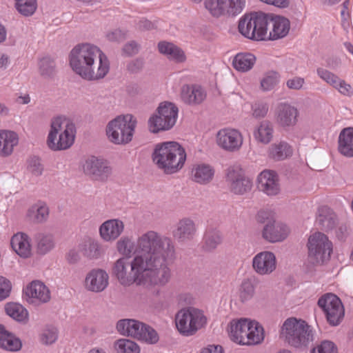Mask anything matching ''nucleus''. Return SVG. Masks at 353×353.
I'll list each match as a JSON object with an SVG mask.
<instances>
[{
  "instance_id": "nucleus-58",
  "label": "nucleus",
  "mask_w": 353,
  "mask_h": 353,
  "mask_svg": "<svg viewBox=\"0 0 353 353\" xmlns=\"http://www.w3.org/2000/svg\"><path fill=\"white\" fill-rule=\"evenodd\" d=\"M28 170L33 175H41L43 172V167L39 159L35 157L30 159L28 161Z\"/></svg>"
},
{
  "instance_id": "nucleus-52",
  "label": "nucleus",
  "mask_w": 353,
  "mask_h": 353,
  "mask_svg": "<svg viewBox=\"0 0 353 353\" xmlns=\"http://www.w3.org/2000/svg\"><path fill=\"white\" fill-rule=\"evenodd\" d=\"M118 351L122 353H139V346L134 341L122 339L117 341L115 344Z\"/></svg>"
},
{
  "instance_id": "nucleus-20",
  "label": "nucleus",
  "mask_w": 353,
  "mask_h": 353,
  "mask_svg": "<svg viewBox=\"0 0 353 353\" xmlns=\"http://www.w3.org/2000/svg\"><path fill=\"white\" fill-rule=\"evenodd\" d=\"M252 268L259 275H268L276 268L274 254L270 251H263L256 254L252 259Z\"/></svg>"
},
{
  "instance_id": "nucleus-50",
  "label": "nucleus",
  "mask_w": 353,
  "mask_h": 353,
  "mask_svg": "<svg viewBox=\"0 0 353 353\" xmlns=\"http://www.w3.org/2000/svg\"><path fill=\"white\" fill-rule=\"evenodd\" d=\"M226 16L235 17L245 7V0H223Z\"/></svg>"
},
{
  "instance_id": "nucleus-14",
  "label": "nucleus",
  "mask_w": 353,
  "mask_h": 353,
  "mask_svg": "<svg viewBox=\"0 0 353 353\" xmlns=\"http://www.w3.org/2000/svg\"><path fill=\"white\" fill-rule=\"evenodd\" d=\"M327 319L332 326L338 325L344 316V307L340 299L334 294L328 293L322 296L318 301Z\"/></svg>"
},
{
  "instance_id": "nucleus-3",
  "label": "nucleus",
  "mask_w": 353,
  "mask_h": 353,
  "mask_svg": "<svg viewBox=\"0 0 353 353\" xmlns=\"http://www.w3.org/2000/svg\"><path fill=\"white\" fill-rule=\"evenodd\" d=\"M153 162L167 174L179 171L186 160L185 149L177 142L168 141L157 144L152 154Z\"/></svg>"
},
{
  "instance_id": "nucleus-35",
  "label": "nucleus",
  "mask_w": 353,
  "mask_h": 353,
  "mask_svg": "<svg viewBox=\"0 0 353 353\" xmlns=\"http://www.w3.org/2000/svg\"><path fill=\"white\" fill-rule=\"evenodd\" d=\"M158 49L160 53L176 63H183L186 60V56L183 50L174 43L161 41L158 44Z\"/></svg>"
},
{
  "instance_id": "nucleus-17",
  "label": "nucleus",
  "mask_w": 353,
  "mask_h": 353,
  "mask_svg": "<svg viewBox=\"0 0 353 353\" xmlns=\"http://www.w3.org/2000/svg\"><path fill=\"white\" fill-rule=\"evenodd\" d=\"M197 227L194 220L184 217L178 221L172 230L173 237L179 243H187L192 241L196 236Z\"/></svg>"
},
{
  "instance_id": "nucleus-1",
  "label": "nucleus",
  "mask_w": 353,
  "mask_h": 353,
  "mask_svg": "<svg viewBox=\"0 0 353 353\" xmlns=\"http://www.w3.org/2000/svg\"><path fill=\"white\" fill-rule=\"evenodd\" d=\"M136 255L152 270L165 283L171 277L168 262L174 258L175 248L170 237L154 231L148 230L139 235L137 239Z\"/></svg>"
},
{
  "instance_id": "nucleus-48",
  "label": "nucleus",
  "mask_w": 353,
  "mask_h": 353,
  "mask_svg": "<svg viewBox=\"0 0 353 353\" xmlns=\"http://www.w3.org/2000/svg\"><path fill=\"white\" fill-rule=\"evenodd\" d=\"M39 73L44 77H52L57 72L56 64L54 59L50 57H43L39 62Z\"/></svg>"
},
{
  "instance_id": "nucleus-12",
  "label": "nucleus",
  "mask_w": 353,
  "mask_h": 353,
  "mask_svg": "<svg viewBox=\"0 0 353 353\" xmlns=\"http://www.w3.org/2000/svg\"><path fill=\"white\" fill-rule=\"evenodd\" d=\"M265 23L262 12L245 14L239 19L238 29L243 36L249 39L265 41Z\"/></svg>"
},
{
  "instance_id": "nucleus-42",
  "label": "nucleus",
  "mask_w": 353,
  "mask_h": 353,
  "mask_svg": "<svg viewBox=\"0 0 353 353\" xmlns=\"http://www.w3.org/2000/svg\"><path fill=\"white\" fill-rule=\"evenodd\" d=\"M255 279L253 277L244 279L239 287V296L241 302L250 301L254 295Z\"/></svg>"
},
{
  "instance_id": "nucleus-9",
  "label": "nucleus",
  "mask_w": 353,
  "mask_h": 353,
  "mask_svg": "<svg viewBox=\"0 0 353 353\" xmlns=\"http://www.w3.org/2000/svg\"><path fill=\"white\" fill-rule=\"evenodd\" d=\"M178 108L171 102H162L157 112L148 120V128L152 133L169 130L173 128L178 117Z\"/></svg>"
},
{
  "instance_id": "nucleus-2",
  "label": "nucleus",
  "mask_w": 353,
  "mask_h": 353,
  "mask_svg": "<svg viewBox=\"0 0 353 353\" xmlns=\"http://www.w3.org/2000/svg\"><path fill=\"white\" fill-rule=\"evenodd\" d=\"M112 274L125 286L136 283L146 286H163L165 284L152 272L141 258L135 256L132 260L128 257L117 259L112 267Z\"/></svg>"
},
{
  "instance_id": "nucleus-24",
  "label": "nucleus",
  "mask_w": 353,
  "mask_h": 353,
  "mask_svg": "<svg viewBox=\"0 0 353 353\" xmlns=\"http://www.w3.org/2000/svg\"><path fill=\"white\" fill-rule=\"evenodd\" d=\"M26 294L29 302L37 305L48 303L51 298L48 288L39 281H32L27 287Z\"/></svg>"
},
{
  "instance_id": "nucleus-34",
  "label": "nucleus",
  "mask_w": 353,
  "mask_h": 353,
  "mask_svg": "<svg viewBox=\"0 0 353 353\" xmlns=\"http://www.w3.org/2000/svg\"><path fill=\"white\" fill-rule=\"evenodd\" d=\"M251 321L243 319H240L237 322L231 324L230 336L231 339L241 345H246L245 341L243 338L248 336L249 326Z\"/></svg>"
},
{
  "instance_id": "nucleus-7",
  "label": "nucleus",
  "mask_w": 353,
  "mask_h": 353,
  "mask_svg": "<svg viewBox=\"0 0 353 353\" xmlns=\"http://www.w3.org/2000/svg\"><path fill=\"white\" fill-rule=\"evenodd\" d=\"M102 51L99 48L88 43L78 44L70 52L69 62L72 70L81 77L84 72H90L89 68L97 61Z\"/></svg>"
},
{
  "instance_id": "nucleus-56",
  "label": "nucleus",
  "mask_w": 353,
  "mask_h": 353,
  "mask_svg": "<svg viewBox=\"0 0 353 353\" xmlns=\"http://www.w3.org/2000/svg\"><path fill=\"white\" fill-rule=\"evenodd\" d=\"M268 105L265 103H255L252 106V116L256 119L263 118L268 114Z\"/></svg>"
},
{
  "instance_id": "nucleus-15",
  "label": "nucleus",
  "mask_w": 353,
  "mask_h": 353,
  "mask_svg": "<svg viewBox=\"0 0 353 353\" xmlns=\"http://www.w3.org/2000/svg\"><path fill=\"white\" fill-rule=\"evenodd\" d=\"M83 170L92 179L101 181H106L112 173V168L105 160L94 156L85 159Z\"/></svg>"
},
{
  "instance_id": "nucleus-6",
  "label": "nucleus",
  "mask_w": 353,
  "mask_h": 353,
  "mask_svg": "<svg viewBox=\"0 0 353 353\" xmlns=\"http://www.w3.org/2000/svg\"><path fill=\"white\" fill-rule=\"evenodd\" d=\"M176 326L185 336L194 335L207 324V317L202 310L188 307L180 310L175 316Z\"/></svg>"
},
{
  "instance_id": "nucleus-31",
  "label": "nucleus",
  "mask_w": 353,
  "mask_h": 353,
  "mask_svg": "<svg viewBox=\"0 0 353 353\" xmlns=\"http://www.w3.org/2000/svg\"><path fill=\"white\" fill-rule=\"evenodd\" d=\"M19 137L16 132L8 130H0V156L8 157L12 154L14 147L18 144Z\"/></svg>"
},
{
  "instance_id": "nucleus-53",
  "label": "nucleus",
  "mask_w": 353,
  "mask_h": 353,
  "mask_svg": "<svg viewBox=\"0 0 353 353\" xmlns=\"http://www.w3.org/2000/svg\"><path fill=\"white\" fill-rule=\"evenodd\" d=\"M58 338V331L55 327H46L40 334V342L46 345H51L56 342Z\"/></svg>"
},
{
  "instance_id": "nucleus-41",
  "label": "nucleus",
  "mask_w": 353,
  "mask_h": 353,
  "mask_svg": "<svg viewBox=\"0 0 353 353\" xmlns=\"http://www.w3.org/2000/svg\"><path fill=\"white\" fill-rule=\"evenodd\" d=\"M256 61V58L251 53H239L233 61L232 65L234 68L241 72H247L252 68Z\"/></svg>"
},
{
  "instance_id": "nucleus-18",
  "label": "nucleus",
  "mask_w": 353,
  "mask_h": 353,
  "mask_svg": "<svg viewBox=\"0 0 353 353\" xmlns=\"http://www.w3.org/2000/svg\"><path fill=\"white\" fill-rule=\"evenodd\" d=\"M258 188L268 196L277 195L281 190L278 174L271 170H265L258 176Z\"/></svg>"
},
{
  "instance_id": "nucleus-10",
  "label": "nucleus",
  "mask_w": 353,
  "mask_h": 353,
  "mask_svg": "<svg viewBox=\"0 0 353 353\" xmlns=\"http://www.w3.org/2000/svg\"><path fill=\"white\" fill-rule=\"evenodd\" d=\"M117 331L122 335L131 336L149 344L159 341V335L152 327L134 319H122L117 322Z\"/></svg>"
},
{
  "instance_id": "nucleus-21",
  "label": "nucleus",
  "mask_w": 353,
  "mask_h": 353,
  "mask_svg": "<svg viewBox=\"0 0 353 353\" xmlns=\"http://www.w3.org/2000/svg\"><path fill=\"white\" fill-rule=\"evenodd\" d=\"M316 73L319 78L336 89L342 95L346 97H352L353 95L352 85L336 74L323 68H317Z\"/></svg>"
},
{
  "instance_id": "nucleus-4",
  "label": "nucleus",
  "mask_w": 353,
  "mask_h": 353,
  "mask_svg": "<svg viewBox=\"0 0 353 353\" xmlns=\"http://www.w3.org/2000/svg\"><path fill=\"white\" fill-rule=\"evenodd\" d=\"M75 136L74 123L64 116H57L51 120L47 145L53 151L65 150L74 144Z\"/></svg>"
},
{
  "instance_id": "nucleus-46",
  "label": "nucleus",
  "mask_w": 353,
  "mask_h": 353,
  "mask_svg": "<svg viewBox=\"0 0 353 353\" xmlns=\"http://www.w3.org/2000/svg\"><path fill=\"white\" fill-rule=\"evenodd\" d=\"M117 250L122 257L130 258L134 252V243L130 237L124 236L117 242Z\"/></svg>"
},
{
  "instance_id": "nucleus-59",
  "label": "nucleus",
  "mask_w": 353,
  "mask_h": 353,
  "mask_svg": "<svg viewBox=\"0 0 353 353\" xmlns=\"http://www.w3.org/2000/svg\"><path fill=\"white\" fill-rule=\"evenodd\" d=\"M11 283L8 279L0 276V301L9 296L11 291Z\"/></svg>"
},
{
  "instance_id": "nucleus-40",
  "label": "nucleus",
  "mask_w": 353,
  "mask_h": 353,
  "mask_svg": "<svg viewBox=\"0 0 353 353\" xmlns=\"http://www.w3.org/2000/svg\"><path fill=\"white\" fill-rule=\"evenodd\" d=\"M36 242L37 252L42 255L52 250L56 244L54 236L50 233H39L36 236Z\"/></svg>"
},
{
  "instance_id": "nucleus-49",
  "label": "nucleus",
  "mask_w": 353,
  "mask_h": 353,
  "mask_svg": "<svg viewBox=\"0 0 353 353\" xmlns=\"http://www.w3.org/2000/svg\"><path fill=\"white\" fill-rule=\"evenodd\" d=\"M281 76L276 71H269L261 80V87L263 91L272 90L280 81Z\"/></svg>"
},
{
  "instance_id": "nucleus-33",
  "label": "nucleus",
  "mask_w": 353,
  "mask_h": 353,
  "mask_svg": "<svg viewBox=\"0 0 353 353\" xmlns=\"http://www.w3.org/2000/svg\"><path fill=\"white\" fill-rule=\"evenodd\" d=\"M49 208L45 202L38 201L29 208L27 218L35 223H45L49 216Z\"/></svg>"
},
{
  "instance_id": "nucleus-26",
  "label": "nucleus",
  "mask_w": 353,
  "mask_h": 353,
  "mask_svg": "<svg viewBox=\"0 0 353 353\" xmlns=\"http://www.w3.org/2000/svg\"><path fill=\"white\" fill-rule=\"evenodd\" d=\"M89 72H84L81 75V78L87 81H97L103 79L110 70V63L106 55L101 52L98 55L97 61H94L90 68H88Z\"/></svg>"
},
{
  "instance_id": "nucleus-19",
  "label": "nucleus",
  "mask_w": 353,
  "mask_h": 353,
  "mask_svg": "<svg viewBox=\"0 0 353 353\" xmlns=\"http://www.w3.org/2000/svg\"><path fill=\"white\" fill-rule=\"evenodd\" d=\"M298 116L297 108L288 103H280L275 109V121L283 128L294 126L297 123Z\"/></svg>"
},
{
  "instance_id": "nucleus-62",
  "label": "nucleus",
  "mask_w": 353,
  "mask_h": 353,
  "mask_svg": "<svg viewBox=\"0 0 353 353\" xmlns=\"http://www.w3.org/2000/svg\"><path fill=\"white\" fill-rule=\"evenodd\" d=\"M348 235L349 228L345 224H341L336 230V236L339 241H345Z\"/></svg>"
},
{
  "instance_id": "nucleus-37",
  "label": "nucleus",
  "mask_w": 353,
  "mask_h": 353,
  "mask_svg": "<svg viewBox=\"0 0 353 353\" xmlns=\"http://www.w3.org/2000/svg\"><path fill=\"white\" fill-rule=\"evenodd\" d=\"M191 173L194 181L200 184H207L212 180L214 170L210 165L201 163L194 165Z\"/></svg>"
},
{
  "instance_id": "nucleus-45",
  "label": "nucleus",
  "mask_w": 353,
  "mask_h": 353,
  "mask_svg": "<svg viewBox=\"0 0 353 353\" xmlns=\"http://www.w3.org/2000/svg\"><path fill=\"white\" fill-rule=\"evenodd\" d=\"M204 6L214 17L226 16L223 0H204Z\"/></svg>"
},
{
  "instance_id": "nucleus-27",
  "label": "nucleus",
  "mask_w": 353,
  "mask_h": 353,
  "mask_svg": "<svg viewBox=\"0 0 353 353\" xmlns=\"http://www.w3.org/2000/svg\"><path fill=\"white\" fill-rule=\"evenodd\" d=\"M207 97L206 91L197 84L183 85L181 90L182 101L188 105H196L202 103Z\"/></svg>"
},
{
  "instance_id": "nucleus-61",
  "label": "nucleus",
  "mask_w": 353,
  "mask_h": 353,
  "mask_svg": "<svg viewBox=\"0 0 353 353\" xmlns=\"http://www.w3.org/2000/svg\"><path fill=\"white\" fill-rule=\"evenodd\" d=\"M139 51V45L134 41L126 43L123 48V52L127 56H132Z\"/></svg>"
},
{
  "instance_id": "nucleus-11",
  "label": "nucleus",
  "mask_w": 353,
  "mask_h": 353,
  "mask_svg": "<svg viewBox=\"0 0 353 353\" xmlns=\"http://www.w3.org/2000/svg\"><path fill=\"white\" fill-rule=\"evenodd\" d=\"M308 259L314 265H322L328 261L333 245L328 237L321 232L312 234L307 241Z\"/></svg>"
},
{
  "instance_id": "nucleus-55",
  "label": "nucleus",
  "mask_w": 353,
  "mask_h": 353,
  "mask_svg": "<svg viewBox=\"0 0 353 353\" xmlns=\"http://www.w3.org/2000/svg\"><path fill=\"white\" fill-rule=\"evenodd\" d=\"M311 353H337V348L330 341H323L311 350Z\"/></svg>"
},
{
  "instance_id": "nucleus-23",
  "label": "nucleus",
  "mask_w": 353,
  "mask_h": 353,
  "mask_svg": "<svg viewBox=\"0 0 353 353\" xmlns=\"http://www.w3.org/2000/svg\"><path fill=\"white\" fill-rule=\"evenodd\" d=\"M290 233L288 227L281 223L268 221L262 230V237L270 243H277L285 240Z\"/></svg>"
},
{
  "instance_id": "nucleus-22",
  "label": "nucleus",
  "mask_w": 353,
  "mask_h": 353,
  "mask_svg": "<svg viewBox=\"0 0 353 353\" xmlns=\"http://www.w3.org/2000/svg\"><path fill=\"white\" fill-rule=\"evenodd\" d=\"M108 274L99 268L90 270L86 274L84 281L85 289L93 292H103L108 287Z\"/></svg>"
},
{
  "instance_id": "nucleus-32",
  "label": "nucleus",
  "mask_w": 353,
  "mask_h": 353,
  "mask_svg": "<svg viewBox=\"0 0 353 353\" xmlns=\"http://www.w3.org/2000/svg\"><path fill=\"white\" fill-rule=\"evenodd\" d=\"M12 248L20 256L28 258L31 254L30 238L24 233L14 234L10 241Z\"/></svg>"
},
{
  "instance_id": "nucleus-60",
  "label": "nucleus",
  "mask_w": 353,
  "mask_h": 353,
  "mask_svg": "<svg viewBox=\"0 0 353 353\" xmlns=\"http://www.w3.org/2000/svg\"><path fill=\"white\" fill-rule=\"evenodd\" d=\"M108 41L112 42H120L125 39V34L121 30H114L106 34Z\"/></svg>"
},
{
  "instance_id": "nucleus-51",
  "label": "nucleus",
  "mask_w": 353,
  "mask_h": 353,
  "mask_svg": "<svg viewBox=\"0 0 353 353\" xmlns=\"http://www.w3.org/2000/svg\"><path fill=\"white\" fill-rule=\"evenodd\" d=\"M37 8V0H16V8L23 16L32 15Z\"/></svg>"
},
{
  "instance_id": "nucleus-54",
  "label": "nucleus",
  "mask_w": 353,
  "mask_h": 353,
  "mask_svg": "<svg viewBox=\"0 0 353 353\" xmlns=\"http://www.w3.org/2000/svg\"><path fill=\"white\" fill-rule=\"evenodd\" d=\"M22 343L21 340L12 333H10L8 337L3 343H1V348L10 352H17L21 350Z\"/></svg>"
},
{
  "instance_id": "nucleus-57",
  "label": "nucleus",
  "mask_w": 353,
  "mask_h": 353,
  "mask_svg": "<svg viewBox=\"0 0 353 353\" xmlns=\"http://www.w3.org/2000/svg\"><path fill=\"white\" fill-rule=\"evenodd\" d=\"M305 84V79L299 76L293 77L286 81L287 88L292 90H301L303 88Z\"/></svg>"
},
{
  "instance_id": "nucleus-30",
  "label": "nucleus",
  "mask_w": 353,
  "mask_h": 353,
  "mask_svg": "<svg viewBox=\"0 0 353 353\" xmlns=\"http://www.w3.org/2000/svg\"><path fill=\"white\" fill-rule=\"evenodd\" d=\"M272 32H270L269 40H277L285 37L290 29V21L288 19L274 15L273 21L270 22Z\"/></svg>"
},
{
  "instance_id": "nucleus-47",
  "label": "nucleus",
  "mask_w": 353,
  "mask_h": 353,
  "mask_svg": "<svg viewBox=\"0 0 353 353\" xmlns=\"http://www.w3.org/2000/svg\"><path fill=\"white\" fill-rule=\"evenodd\" d=\"M204 248L206 250L211 251L217 248L222 242V236L219 231L212 230L207 231L205 237Z\"/></svg>"
},
{
  "instance_id": "nucleus-13",
  "label": "nucleus",
  "mask_w": 353,
  "mask_h": 353,
  "mask_svg": "<svg viewBox=\"0 0 353 353\" xmlns=\"http://www.w3.org/2000/svg\"><path fill=\"white\" fill-rule=\"evenodd\" d=\"M225 181L230 191L237 195L245 194L252 187L251 180L239 165H230L225 170Z\"/></svg>"
},
{
  "instance_id": "nucleus-44",
  "label": "nucleus",
  "mask_w": 353,
  "mask_h": 353,
  "mask_svg": "<svg viewBox=\"0 0 353 353\" xmlns=\"http://www.w3.org/2000/svg\"><path fill=\"white\" fill-rule=\"evenodd\" d=\"M6 312L13 319L23 322L27 320L28 313L21 305L15 303H10L6 305Z\"/></svg>"
},
{
  "instance_id": "nucleus-8",
  "label": "nucleus",
  "mask_w": 353,
  "mask_h": 353,
  "mask_svg": "<svg viewBox=\"0 0 353 353\" xmlns=\"http://www.w3.org/2000/svg\"><path fill=\"white\" fill-rule=\"evenodd\" d=\"M136 125L137 120L132 114L118 116L108 123L107 136L115 144L128 143L132 139Z\"/></svg>"
},
{
  "instance_id": "nucleus-25",
  "label": "nucleus",
  "mask_w": 353,
  "mask_h": 353,
  "mask_svg": "<svg viewBox=\"0 0 353 353\" xmlns=\"http://www.w3.org/2000/svg\"><path fill=\"white\" fill-rule=\"evenodd\" d=\"M124 223L119 219H109L99 227L101 238L105 242H113L117 239L124 230Z\"/></svg>"
},
{
  "instance_id": "nucleus-28",
  "label": "nucleus",
  "mask_w": 353,
  "mask_h": 353,
  "mask_svg": "<svg viewBox=\"0 0 353 353\" xmlns=\"http://www.w3.org/2000/svg\"><path fill=\"white\" fill-rule=\"evenodd\" d=\"M79 252L88 259H98L105 253V247L93 239H85L78 245Z\"/></svg>"
},
{
  "instance_id": "nucleus-5",
  "label": "nucleus",
  "mask_w": 353,
  "mask_h": 353,
  "mask_svg": "<svg viewBox=\"0 0 353 353\" xmlns=\"http://www.w3.org/2000/svg\"><path fill=\"white\" fill-rule=\"evenodd\" d=\"M280 335L285 343L294 347H306L313 341L312 327L305 321L294 317L284 321Z\"/></svg>"
},
{
  "instance_id": "nucleus-38",
  "label": "nucleus",
  "mask_w": 353,
  "mask_h": 353,
  "mask_svg": "<svg viewBox=\"0 0 353 353\" xmlns=\"http://www.w3.org/2000/svg\"><path fill=\"white\" fill-rule=\"evenodd\" d=\"M316 221L323 230L329 231L336 226L337 216L330 208L322 206L319 209V216Z\"/></svg>"
},
{
  "instance_id": "nucleus-36",
  "label": "nucleus",
  "mask_w": 353,
  "mask_h": 353,
  "mask_svg": "<svg viewBox=\"0 0 353 353\" xmlns=\"http://www.w3.org/2000/svg\"><path fill=\"white\" fill-rule=\"evenodd\" d=\"M273 124L268 120H263L256 126L253 131V136L256 142L267 145L273 139Z\"/></svg>"
},
{
  "instance_id": "nucleus-16",
  "label": "nucleus",
  "mask_w": 353,
  "mask_h": 353,
  "mask_svg": "<svg viewBox=\"0 0 353 353\" xmlns=\"http://www.w3.org/2000/svg\"><path fill=\"white\" fill-rule=\"evenodd\" d=\"M243 141L242 134L236 129H221L216 134L218 145L228 152L238 151L241 148Z\"/></svg>"
},
{
  "instance_id": "nucleus-64",
  "label": "nucleus",
  "mask_w": 353,
  "mask_h": 353,
  "mask_svg": "<svg viewBox=\"0 0 353 353\" xmlns=\"http://www.w3.org/2000/svg\"><path fill=\"white\" fill-rule=\"evenodd\" d=\"M201 353H223V348L219 345H209L204 347Z\"/></svg>"
},
{
  "instance_id": "nucleus-39",
  "label": "nucleus",
  "mask_w": 353,
  "mask_h": 353,
  "mask_svg": "<svg viewBox=\"0 0 353 353\" xmlns=\"http://www.w3.org/2000/svg\"><path fill=\"white\" fill-rule=\"evenodd\" d=\"M268 154L274 161H283L292 154V149L288 143L280 141L272 144L268 148Z\"/></svg>"
},
{
  "instance_id": "nucleus-29",
  "label": "nucleus",
  "mask_w": 353,
  "mask_h": 353,
  "mask_svg": "<svg viewBox=\"0 0 353 353\" xmlns=\"http://www.w3.org/2000/svg\"><path fill=\"white\" fill-rule=\"evenodd\" d=\"M337 150L345 157H353V128H345L340 132Z\"/></svg>"
},
{
  "instance_id": "nucleus-43",
  "label": "nucleus",
  "mask_w": 353,
  "mask_h": 353,
  "mask_svg": "<svg viewBox=\"0 0 353 353\" xmlns=\"http://www.w3.org/2000/svg\"><path fill=\"white\" fill-rule=\"evenodd\" d=\"M248 336L243 338L245 341L246 345H254L261 343L263 340V329L259 323L254 321H251L249 326Z\"/></svg>"
},
{
  "instance_id": "nucleus-63",
  "label": "nucleus",
  "mask_w": 353,
  "mask_h": 353,
  "mask_svg": "<svg viewBox=\"0 0 353 353\" xmlns=\"http://www.w3.org/2000/svg\"><path fill=\"white\" fill-rule=\"evenodd\" d=\"M79 250L71 249L65 255V259L70 264L77 263L80 260Z\"/></svg>"
}]
</instances>
